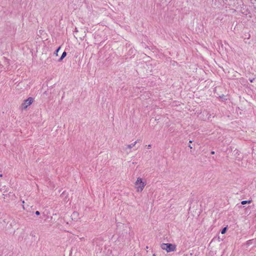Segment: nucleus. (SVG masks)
<instances>
[{
  "mask_svg": "<svg viewBox=\"0 0 256 256\" xmlns=\"http://www.w3.org/2000/svg\"><path fill=\"white\" fill-rule=\"evenodd\" d=\"M15 224L14 219L8 215H4L2 222H0V228L10 229Z\"/></svg>",
  "mask_w": 256,
  "mask_h": 256,
  "instance_id": "f257e3e1",
  "label": "nucleus"
},
{
  "mask_svg": "<svg viewBox=\"0 0 256 256\" xmlns=\"http://www.w3.org/2000/svg\"><path fill=\"white\" fill-rule=\"evenodd\" d=\"M161 248L163 250H166L167 252H174L176 250V246L172 244H161Z\"/></svg>",
  "mask_w": 256,
  "mask_h": 256,
  "instance_id": "f03ea898",
  "label": "nucleus"
},
{
  "mask_svg": "<svg viewBox=\"0 0 256 256\" xmlns=\"http://www.w3.org/2000/svg\"><path fill=\"white\" fill-rule=\"evenodd\" d=\"M136 185L137 186V191L142 192L146 184L142 182L141 178H138L136 182Z\"/></svg>",
  "mask_w": 256,
  "mask_h": 256,
  "instance_id": "7ed1b4c3",
  "label": "nucleus"
},
{
  "mask_svg": "<svg viewBox=\"0 0 256 256\" xmlns=\"http://www.w3.org/2000/svg\"><path fill=\"white\" fill-rule=\"evenodd\" d=\"M34 99L32 98H28L24 100V102L22 104V109H26L28 106H30L33 102Z\"/></svg>",
  "mask_w": 256,
  "mask_h": 256,
  "instance_id": "20e7f679",
  "label": "nucleus"
},
{
  "mask_svg": "<svg viewBox=\"0 0 256 256\" xmlns=\"http://www.w3.org/2000/svg\"><path fill=\"white\" fill-rule=\"evenodd\" d=\"M138 142V140H136V141L135 142H134V143H132V144H130L127 145L126 148L131 149L132 148H133L134 146H136V144Z\"/></svg>",
  "mask_w": 256,
  "mask_h": 256,
  "instance_id": "39448f33",
  "label": "nucleus"
},
{
  "mask_svg": "<svg viewBox=\"0 0 256 256\" xmlns=\"http://www.w3.org/2000/svg\"><path fill=\"white\" fill-rule=\"evenodd\" d=\"M66 52H64L61 57L58 60V62H61L62 60L66 56Z\"/></svg>",
  "mask_w": 256,
  "mask_h": 256,
  "instance_id": "423d86ee",
  "label": "nucleus"
},
{
  "mask_svg": "<svg viewBox=\"0 0 256 256\" xmlns=\"http://www.w3.org/2000/svg\"><path fill=\"white\" fill-rule=\"evenodd\" d=\"M78 216V213L77 212H74L72 215V219H76Z\"/></svg>",
  "mask_w": 256,
  "mask_h": 256,
  "instance_id": "0eeeda50",
  "label": "nucleus"
},
{
  "mask_svg": "<svg viewBox=\"0 0 256 256\" xmlns=\"http://www.w3.org/2000/svg\"><path fill=\"white\" fill-rule=\"evenodd\" d=\"M252 200H243L241 202V204L242 205L251 203Z\"/></svg>",
  "mask_w": 256,
  "mask_h": 256,
  "instance_id": "6e6552de",
  "label": "nucleus"
},
{
  "mask_svg": "<svg viewBox=\"0 0 256 256\" xmlns=\"http://www.w3.org/2000/svg\"><path fill=\"white\" fill-rule=\"evenodd\" d=\"M226 230H227V228L226 227H224V228H223L221 231V233L222 234H224L226 232Z\"/></svg>",
  "mask_w": 256,
  "mask_h": 256,
  "instance_id": "1a4fd4ad",
  "label": "nucleus"
},
{
  "mask_svg": "<svg viewBox=\"0 0 256 256\" xmlns=\"http://www.w3.org/2000/svg\"><path fill=\"white\" fill-rule=\"evenodd\" d=\"M60 46H59L56 50V51L54 52V54H56V56H58V52L60 50Z\"/></svg>",
  "mask_w": 256,
  "mask_h": 256,
  "instance_id": "9d476101",
  "label": "nucleus"
},
{
  "mask_svg": "<svg viewBox=\"0 0 256 256\" xmlns=\"http://www.w3.org/2000/svg\"><path fill=\"white\" fill-rule=\"evenodd\" d=\"M253 240H249L247 242V244L248 245H250V244L252 243V242Z\"/></svg>",
  "mask_w": 256,
  "mask_h": 256,
  "instance_id": "9b49d317",
  "label": "nucleus"
},
{
  "mask_svg": "<svg viewBox=\"0 0 256 256\" xmlns=\"http://www.w3.org/2000/svg\"><path fill=\"white\" fill-rule=\"evenodd\" d=\"M36 214L38 216L40 214V212L38 211H36L35 212Z\"/></svg>",
  "mask_w": 256,
  "mask_h": 256,
  "instance_id": "f8f14e48",
  "label": "nucleus"
},
{
  "mask_svg": "<svg viewBox=\"0 0 256 256\" xmlns=\"http://www.w3.org/2000/svg\"><path fill=\"white\" fill-rule=\"evenodd\" d=\"M147 146V148H148V149H150V148H151L152 146H151V144H148V146Z\"/></svg>",
  "mask_w": 256,
  "mask_h": 256,
  "instance_id": "ddd939ff",
  "label": "nucleus"
},
{
  "mask_svg": "<svg viewBox=\"0 0 256 256\" xmlns=\"http://www.w3.org/2000/svg\"><path fill=\"white\" fill-rule=\"evenodd\" d=\"M214 153H215V152H214V151H212V152H210V154H214Z\"/></svg>",
  "mask_w": 256,
  "mask_h": 256,
  "instance_id": "4468645a",
  "label": "nucleus"
},
{
  "mask_svg": "<svg viewBox=\"0 0 256 256\" xmlns=\"http://www.w3.org/2000/svg\"><path fill=\"white\" fill-rule=\"evenodd\" d=\"M188 147H189L190 149H192V146L190 144V145H188Z\"/></svg>",
  "mask_w": 256,
  "mask_h": 256,
  "instance_id": "2eb2a0df",
  "label": "nucleus"
},
{
  "mask_svg": "<svg viewBox=\"0 0 256 256\" xmlns=\"http://www.w3.org/2000/svg\"><path fill=\"white\" fill-rule=\"evenodd\" d=\"M189 142H190V143H192V140H190Z\"/></svg>",
  "mask_w": 256,
  "mask_h": 256,
  "instance_id": "dca6fc26",
  "label": "nucleus"
}]
</instances>
